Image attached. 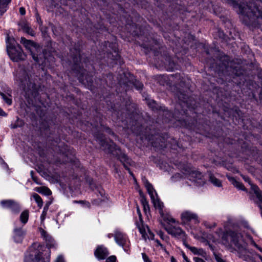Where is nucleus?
<instances>
[{"label": "nucleus", "instance_id": "nucleus-1", "mask_svg": "<svg viewBox=\"0 0 262 262\" xmlns=\"http://www.w3.org/2000/svg\"><path fill=\"white\" fill-rule=\"evenodd\" d=\"M220 243L228 248H234L237 250L241 256L246 260H250V255L255 259L258 258L262 262V255L255 254H252L247 249V243L242 234L237 231L229 230L223 232ZM251 244L262 252V248L259 247L253 240H251Z\"/></svg>", "mask_w": 262, "mask_h": 262}, {"label": "nucleus", "instance_id": "nucleus-2", "mask_svg": "<svg viewBox=\"0 0 262 262\" xmlns=\"http://www.w3.org/2000/svg\"><path fill=\"white\" fill-rule=\"evenodd\" d=\"M39 231L46 241V246L38 243L33 244L29 248V253L26 255L25 262H50L51 248H56L57 244L52 237L42 228Z\"/></svg>", "mask_w": 262, "mask_h": 262}, {"label": "nucleus", "instance_id": "nucleus-3", "mask_svg": "<svg viewBox=\"0 0 262 262\" xmlns=\"http://www.w3.org/2000/svg\"><path fill=\"white\" fill-rule=\"evenodd\" d=\"M245 5L246 11L249 14L252 10L254 11V18L249 20L248 24H245L247 25H256V24L260 25L262 29V11L257 7V3L260 0H243Z\"/></svg>", "mask_w": 262, "mask_h": 262}, {"label": "nucleus", "instance_id": "nucleus-4", "mask_svg": "<svg viewBox=\"0 0 262 262\" xmlns=\"http://www.w3.org/2000/svg\"><path fill=\"white\" fill-rule=\"evenodd\" d=\"M227 3L231 5L233 8L239 14L241 20L244 24H248L249 20L254 18V11L249 14L246 11L245 5L244 3L238 5L234 0H226Z\"/></svg>", "mask_w": 262, "mask_h": 262}, {"label": "nucleus", "instance_id": "nucleus-5", "mask_svg": "<svg viewBox=\"0 0 262 262\" xmlns=\"http://www.w3.org/2000/svg\"><path fill=\"white\" fill-rule=\"evenodd\" d=\"M137 210L140 221V223H137V226L140 233L142 234L143 238L145 241L147 239L149 240L154 239V234L153 233L149 230L148 227H145L143 224L141 213L138 207Z\"/></svg>", "mask_w": 262, "mask_h": 262}, {"label": "nucleus", "instance_id": "nucleus-6", "mask_svg": "<svg viewBox=\"0 0 262 262\" xmlns=\"http://www.w3.org/2000/svg\"><path fill=\"white\" fill-rule=\"evenodd\" d=\"M8 52L11 59L13 61L18 62L24 60L26 57V55L24 53L19 45L16 47H10V49H8Z\"/></svg>", "mask_w": 262, "mask_h": 262}, {"label": "nucleus", "instance_id": "nucleus-7", "mask_svg": "<svg viewBox=\"0 0 262 262\" xmlns=\"http://www.w3.org/2000/svg\"><path fill=\"white\" fill-rule=\"evenodd\" d=\"M165 229L169 234L175 238L181 239L183 242L184 244L186 243L187 235L181 227L171 226Z\"/></svg>", "mask_w": 262, "mask_h": 262}, {"label": "nucleus", "instance_id": "nucleus-8", "mask_svg": "<svg viewBox=\"0 0 262 262\" xmlns=\"http://www.w3.org/2000/svg\"><path fill=\"white\" fill-rule=\"evenodd\" d=\"M20 42L24 45L27 50H29L31 52L33 59L36 62H39V61L38 57L36 56L34 53L39 49V46L33 41L30 40H27L24 37H21Z\"/></svg>", "mask_w": 262, "mask_h": 262}, {"label": "nucleus", "instance_id": "nucleus-9", "mask_svg": "<svg viewBox=\"0 0 262 262\" xmlns=\"http://www.w3.org/2000/svg\"><path fill=\"white\" fill-rule=\"evenodd\" d=\"M182 224H186L191 221H193L195 224L200 223L199 217L195 213L189 210H185L181 214Z\"/></svg>", "mask_w": 262, "mask_h": 262}, {"label": "nucleus", "instance_id": "nucleus-10", "mask_svg": "<svg viewBox=\"0 0 262 262\" xmlns=\"http://www.w3.org/2000/svg\"><path fill=\"white\" fill-rule=\"evenodd\" d=\"M0 204L4 209H8L14 213H18L20 210L19 204L13 200H4L1 201Z\"/></svg>", "mask_w": 262, "mask_h": 262}, {"label": "nucleus", "instance_id": "nucleus-11", "mask_svg": "<svg viewBox=\"0 0 262 262\" xmlns=\"http://www.w3.org/2000/svg\"><path fill=\"white\" fill-rule=\"evenodd\" d=\"M100 144L103 150L112 153L114 156H118L121 153L120 149L113 142L108 144L105 142L101 141Z\"/></svg>", "mask_w": 262, "mask_h": 262}, {"label": "nucleus", "instance_id": "nucleus-12", "mask_svg": "<svg viewBox=\"0 0 262 262\" xmlns=\"http://www.w3.org/2000/svg\"><path fill=\"white\" fill-rule=\"evenodd\" d=\"M109 254L107 249L103 246H98L94 251V255L98 260L104 259Z\"/></svg>", "mask_w": 262, "mask_h": 262}, {"label": "nucleus", "instance_id": "nucleus-13", "mask_svg": "<svg viewBox=\"0 0 262 262\" xmlns=\"http://www.w3.org/2000/svg\"><path fill=\"white\" fill-rule=\"evenodd\" d=\"M114 237L116 242L120 246H123L127 242V237L125 234L119 230L115 231Z\"/></svg>", "mask_w": 262, "mask_h": 262}, {"label": "nucleus", "instance_id": "nucleus-14", "mask_svg": "<svg viewBox=\"0 0 262 262\" xmlns=\"http://www.w3.org/2000/svg\"><path fill=\"white\" fill-rule=\"evenodd\" d=\"M184 245L189 249L194 254L205 256L206 252L201 248H197L195 247H191L188 244L185 243Z\"/></svg>", "mask_w": 262, "mask_h": 262}, {"label": "nucleus", "instance_id": "nucleus-15", "mask_svg": "<svg viewBox=\"0 0 262 262\" xmlns=\"http://www.w3.org/2000/svg\"><path fill=\"white\" fill-rule=\"evenodd\" d=\"M202 174L195 170H191L188 174L189 179L192 181L197 182L199 180H201L202 177Z\"/></svg>", "mask_w": 262, "mask_h": 262}, {"label": "nucleus", "instance_id": "nucleus-16", "mask_svg": "<svg viewBox=\"0 0 262 262\" xmlns=\"http://www.w3.org/2000/svg\"><path fill=\"white\" fill-rule=\"evenodd\" d=\"M160 215L163 220L169 224L170 223H175L176 222V220L173 218L169 213L165 212V211L162 212V213H160Z\"/></svg>", "mask_w": 262, "mask_h": 262}, {"label": "nucleus", "instance_id": "nucleus-17", "mask_svg": "<svg viewBox=\"0 0 262 262\" xmlns=\"http://www.w3.org/2000/svg\"><path fill=\"white\" fill-rule=\"evenodd\" d=\"M152 202L153 203L155 207L159 210L160 214L162 213V212L164 211L163 210L164 204L159 200V199H158V198L155 199V200L152 201Z\"/></svg>", "mask_w": 262, "mask_h": 262}, {"label": "nucleus", "instance_id": "nucleus-18", "mask_svg": "<svg viewBox=\"0 0 262 262\" xmlns=\"http://www.w3.org/2000/svg\"><path fill=\"white\" fill-rule=\"evenodd\" d=\"M24 232L21 229H17L14 230V238L16 242H20L22 241Z\"/></svg>", "mask_w": 262, "mask_h": 262}, {"label": "nucleus", "instance_id": "nucleus-19", "mask_svg": "<svg viewBox=\"0 0 262 262\" xmlns=\"http://www.w3.org/2000/svg\"><path fill=\"white\" fill-rule=\"evenodd\" d=\"M11 1V0H0V16L7 11V5Z\"/></svg>", "mask_w": 262, "mask_h": 262}, {"label": "nucleus", "instance_id": "nucleus-20", "mask_svg": "<svg viewBox=\"0 0 262 262\" xmlns=\"http://www.w3.org/2000/svg\"><path fill=\"white\" fill-rule=\"evenodd\" d=\"M140 196H141V202L143 206V208L145 212L149 211L150 208L149 206L148 203L145 198V197L143 194L142 192H140Z\"/></svg>", "mask_w": 262, "mask_h": 262}, {"label": "nucleus", "instance_id": "nucleus-21", "mask_svg": "<svg viewBox=\"0 0 262 262\" xmlns=\"http://www.w3.org/2000/svg\"><path fill=\"white\" fill-rule=\"evenodd\" d=\"M228 179L229 181L231 182V183L237 188L243 190H246L243 184L237 181L234 178L229 177Z\"/></svg>", "mask_w": 262, "mask_h": 262}, {"label": "nucleus", "instance_id": "nucleus-22", "mask_svg": "<svg viewBox=\"0 0 262 262\" xmlns=\"http://www.w3.org/2000/svg\"><path fill=\"white\" fill-rule=\"evenodd\" d=\"M61 152L60 154V157L62 158V162H68L69 161L72 160V155L69 154V151H68L63 152V150H61Z\"/></svg>", "mask_w": 262, "mask_h": 262}, {"label": "nucleus", "instance_id": "nucleus-23", "mask_svg": "<svg viewBox=\"0 0 262 262\" xmlns=\"http://www.w3.org/2000/svg\"><path fill=\"white\" fill-rule=\"evenodd\" d=\"M28 219L29 211L28 210H24L20 214V220L22 223L25 224L28 222Z\"/></svg>", "mask_w": 262, "mask_h": 262}, {"label": "nucleus", "instance_id": "nucleus-24", "mask_svg": "<svg viewBox=\"0 0 262 262\" xmlns=\"http://www.w3.org/2000/svg\"><path fill=\"white\" fill-rule=\"evenodd\" d=\"M210 182L215 186L220 187L222 186L221 182L216 179L213 175L210 174L209 176Z\"/></svg>", "mask_w": 262, "mask_h": 262}, {"label": "nucleus", "instance_id": "nucleus-25", "mask_svg": "<svg viewBox=\"0 0 262 262\" xmlns=\"http://www.w3.org/2000/svg\"><path fill=\"white\" fill-rule=\"evenodd\" d=\"M32 197L34 198L36 202L37 203L38 206L41 208L43 205V201L41 197L37 193H34L32 195Z\"/></svg>", "mask_w": 262, "mask_h": 262}, {"label": "nucleus", "instance_id": "nucleus-26", "mask_svg": "<svg viewBox=\"0 0 262 262\" xmlns=\"http://www.w3.org/2000/svg\"><path fill=\"white\" fill-rule=\"evenodd\" d=\"M0 95L7 104L8 105L12 104V99L10 98L11 96L9 94L6 95L0 92Z\"/></svg>", "mask_w": 262, "mask_h": 262}, {"label": "nucleus", "instance_id": "nucleus-27", "mask_svg": "<svg viewBox=\"0 0 262 262\" xmlns=\"http://www.w3.org/2000/svg\"><path fill=\"white\" fill-rule=\"evenodd\" d=\"M203 224L206 228L209 229H213L216 226V223L213 222L204 221Z\"/></svg>", "mask_w": 262, "mask_h": 262}, {"label": "nucleus", "instance_id": "nucleus-28", "mask_svg": "<svg viewBox=\"0 0 262 262\" xmlns=\"http://www.w3.org/2000/svg\"><path fill=\"white\" fill-rule=\"evenodd\" d=\"M22 29L24 30V31L29 34H30L32 36L34 35L33 31L27 24H24L22 26Z\"/></svg>", "mask_w": 262, "mask_h": 262}, {"label": "nucleus", "instance_id": "nucleus-29", "mask_svg": "<svg viewBox=\"0 0 262 262\" xmlns=\"http://www.w3.org/2000/svg\"><path fill=\"white\" fill-rule=\"evenodd\" d=\"M37 190L38 192L43 193L46 195H50L51 193L50 190L45 187H39Z\"/></svg>", "mask_w": 262, "mask_h": 262}, {"label": "nucleus", "instance_id": "nucleus-30", "mask_svg": "<svg viewBox=\"0 0 262 262\" xmlns=\"http://www.w3.org/2000/svg\"><path fill=\"white\" fill-rule=\"evenodd\" d=\"M144 184L148 193L155 190L152 185L147 180L144 181Z\"/></svg>", "mask_w": 262, "mask_h": 262}, {"label": "nucleus", "instance_id": "nucleus-31", "mask_svg": "<svg viewBox=\"0 0 262 262\" xmlns=\"http://www.w3.org/2000/svg\"><path fill=\"white\" fill-rule=\"evenodd\" d=\"M7 42L8 43V45H7L8 50L10 49V47H15V40L13 38L8 37L7 39Z\"/></svg>", "mask_w": 262, "mask_h": 262}, {"label": "nucleus", "instance_id": "nucleus-32", "mask_svg": "<svg viewBox=\"0 0 262 262\" xmlns=\"http://www.w3.org/2000/svg\"><path fill=\"white\" fill-rule=\"evenodd\" d=\"M148 193L150 196L151 201L155 200V199L158 198L157 194L155 190H154L152 191L149 192Z\"/></svg>", "mask_w": 262, "mask_h": 262}, {"label": "nucleus", "instance_id": "nucleus-33", "mask_svg": "<svg viewBox=\"0 0 262 262\" xmlns=\"http://www.w3.org/2000/svg\"><path fill=\"white\" fill-rule=\"evenodd\" d=\"M47 209H46V208H43V211L42 212V214L40 216V220H41V223H42L46 218V216L47 215Z\"/></svg>", "mask_w": 262, "mask_h": 262}, {"label": "nucleus", "instance_id": "nucleus-34", "mask_svg": "<svg viewBox=\"0 0 262 262\" xmlns=\"http://www.w3.org/2000/svg\"><path fill=\"white\" fill-rule=\"evenodd\" d=\"M158 234L163 240L167 241L168 239V237L166 235H165L164 233L161 231H159L158 232Z\"/></svg>", "mask_w": 262, "mask_h": 262}, {"label": "nucleus", "instance_id": "nucleus-35", "mask_svg": "<svg viewBox=\"0 0 262 262\" xmlns=\"http://www.w3.org/2000/svg\"><path fill=\"white\" fill-rule=\"evenodd\" d=\"M117 260L116 257L114 255H112L108 257L105 262H116Z\"/></svg>", "mask_w": 262, "mask_h": 262}, {"label": "nucleus", "instance_id": "nucleus-36", "mask_svg": "<svg viewBox=\"0 0 262 262\" xmlns=\"http://www.w3.org/2000/svg\"><path fill=\"white\" fill-rule=\"evenodd\" d=\"M142 256L144 262H151V260L145 253H142Z\"/></svg>", "mask_w": 262, "mask_h": 262}, {"label": "nucleus", "instance_id": "nucleus-37", "mask_svg": "<svg viewBox=\"0 0 262 262\" xmlns=\"http://www.w3.org/2000/svg\"><path fill=\"white\" fill-rule=\"evenodd\" d=\"M135 85L136 88H137V89H138V90L142 89V88L143 87V84L139 81L135 83Z\"/></svg>", "mask_w": 262, "mask_h": 262}, {"label": "nucleus", "instance_id": "nucleus-38", "mask_svg": "<svg viewBox=\"0 0 262 262\" xmlns=\"http://www.w3.org/2000/svg\"><path fill=\"white\" fill-rule=\"evenodd\" d=\"M55 262H65L62 255H59L56 259Z\"/></svg>", "mask_w": 262, "mask_h": 262}, {"label": "nucleus", "instance_id": "nucleus-39", "mask_svg": "<svg viewBox=\"0 0 262 262\" xmlns=\"http://www.w3.org/2000/svg\"><path fill=\"white\" fill-rule=\"evenodd\" d=\"M215 259L217 262H226L219 255H215Z\"/></svg>", "mask_w": 262, "mask_h": 262}, {"label": "nucleus", "instance_id": "nucleus-40", "mask_svg": "<svg viewBox=\"0 0 262 262\" xmlns=\"http://www.w3.org/2000/svg\"><path fill=\"white\" fill-rule=\"evenodd\" d=\"M155 242L157 243V246H160L162 249H164L163 245L161 244V243L160 242V241L159 240H158V239L156 240Z\"/></svg>", "mask_w": 262, "mask_h": 262}, {"label": "nucleus", "instance_id": "nucleus-41", "mask_svg": "<svg viewBox=\"0 0 262 262\" xmlns=\"http://www.w3.org/2000/svg\"><path fill=\"white\" fill-rule=\"evenodd\" d=\"M193 259L195 262H205L202 259L199 258L198 257H194Z\"/></svg>", "mask_w": 262, "mask_h": 262}, {"label": "nucleus", "instance_id": "nucleus-42", "mask_svg": "<svg viewBox=\"0 0 262 262\" xmlns=\"http://www.w3.org/2000/svg\"><path fill=\"white\" fill-rule=\"evenodd\" d=\"M19 12L21 14V15H24L25 14V9L23 7L20 8Z\"/></svg>", "mask_w": 262, "mask_h": 262}, {"label": "nucleus", "instance_id": "nucleus-43", "mask_svg": "<svg viewBox=\"0 0 262 262\" xmlns=\"http://www.w3.org/2000/svg\"><path fill=\"white\" fill-rule=\"evenodd\" d=\"M183 257L184 260V262H190L188 259V257L186 256L185 254H183Z\"/></svg>", "mask_w": 262, "mask_h": 262}, {"label": "nucleus", "instance_id": "nucleus-44", "mask_svg": "<svg viewBox=\"0 0 262 262\" xmlns=\"http://www.w3.org/2000/svg\"><path fill=\"white\" fill-rule=\"evenodd\" d=\"M244 180H245V181H246V182H248V183H249V184H250L251 185V189L252 190V185L255 186V185H253V184H250V181L249 178H245V177H244Z\"/></svg>", "mask_w": 262, "mask_h": 262}, {"label": "nucleus", "instance_id": "nucleus-45", "mask_svg": "<svg viewBox=\"0 0 262 262\" xmlns=\"http://www.w3.org/2000/svg\"><path fill=\"white\" fill-rule=\"evenodd\" d=\"M30 173H31V175L32 176V179L33 180V181H34L35 183H37V184H38V182H37V180H36V178H34V177H33V173H34L33 171H31V172H30Z\"/></svg>", "mask_w": 262, "mask_h": 262}, {"label": "nucleus", "instance_id": "nucleus-46", "mask_svg": "<svg viewBox=\"0 0 262 262\" xmlns=\"http://www.w3.org/2000/svg\"><path fill=\"white\" fill-rule=\"evenodd\" d=\"M4 112L3 111V110L0 108V115H4Z\"/></svg>", "mask_w": 262, "mask_h": 262}, {"label": "nucleus", "instance_id": "nucleus-47", "mask_svg": "<svg viewBox=\"0 0 262 262\" xmlns=\"http://www.w3.org/2000/svg\"><path fill=\"white\" fill-rule=\"evenodd\" d=\"M221 231H222V229H219V230L216 232V233L218 234V233H220V232H221Z\"/></svg>", "mask_w": 262, "mask_h": 262}, {"label": "nucleus", "instance_id": "nucleus-48", "mask_svg": "<svg viewBox=\"0 0 262 262\" xmlns=\"http://www.w3.org/2000/svg\"><path fill=\"white\" fill-rule=\"evenodd\" d=\"M75 203H83V201H74Z\"/></svg>", "mask_w": 262, "mask_h": 262}, {"label": "nucleus", "instance_id": "nucleus-49", "mask_svg": "<svg viewBox=\"0 0 262 262\" xmlns=\"http://www.w3.org/2000/svg\"><path fill=\"white\" fill-rule=\"evenodd\" d=\"M86 204H87V206H88V207H90V203H88V202H86Z\"/></svg>", "mask_w": 262, "mask_h": 262}, {"label": "nucleus", "instance_id": "nucleus-50", "mask_svg": "<svg viewBox=\"0 0 262 262\" xmlns=\"http://www.w3.org/2000/svg\"><path fill=\"white\" fill-rule=\"evenodd\" d=\"M171 259H172V262H176V261L174 260V259L173 257L171 258Z\"/></svg>", "mask_w": 262, "mask_h": 262}, {"label": "nucleus", "instance_id": "nucleus-51", "mask_svg": "<svg viewBox=\"0 0 262 262\" xmlns=\"http://www.w3.org/2000/svg\"><path fill=\"white\" fill-rule=\"evenodd\" d=\"M44 208H46V209H47V211H48V207L46 206V207H45Z\"/></svg>", "mask_w": 262, "mask_h": 262}, {"label": "nucleus", "instance_id": "nucleus-52", "mask_svg": "<svg viewBox=\"0 0 262 262\" xmlns=\"http://www.w3.org/2000/svg\"><path fill=\"white\" fill-rule=\"evenodd\" d=\"M67 146L66 147H64V149L66 150V148H67Z\"/></svg>", "mask_w": 262, "mask_h": 262}]
</instances>
